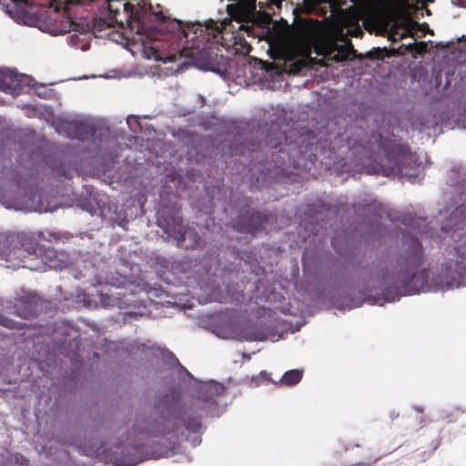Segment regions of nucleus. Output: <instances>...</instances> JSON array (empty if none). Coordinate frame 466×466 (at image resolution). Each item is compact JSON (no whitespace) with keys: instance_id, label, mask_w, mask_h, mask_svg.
<instances>
[{"instance_id":"nucleus-15","label":"nucleus","mask_w":466,"mask_h":466,"mask_svg":"<svg viewBox=\"0 0 466 466\" xmlns=\"http://www.w3.org/2000/svg\"><path fill=\"white\" fill-rule=\"evenodd\" d=\"M75 127L77 129V134L76 137L80 140H85L86 137L91 134V128L88 125L84 122H76L75 123Z\"/></svg>"},{"instance_id":"nucleus-6","label":"nucleus","mask_w":466,"mask_h":466,"mask_svg":"<svg viewBox=\"0 0 466 466\" xmlns=\"http://www.w3.org/2000/svg\"><path fill=\"white\" fill-rule=\"evenodd\" d=\"M165 213L164 210L159 212L157 218L158 226L169 237L174 238L178 246L185 245L188 248L198 247L200 244V238L195 230L182 226L181 218L177 213L169 218H167Z\"/></svg>"},{"instance_id":"nucleus-23","label":"nucleus","mask_w":466,"mask_h":466,"mask_svg":"<svg viewBox=\"0 0 466 466\" xmlns=\"http://www.w3.org/2000/svg\"><path fill=\"white\" fill-rule=\"evenodd\" d=\"M85 271L83 277L92 276L95 273V269L92 267L87 268L85 266Z\"/></svg>"},{"instance_id":"nucleus-3","label":"nucleus","mask_w":466,"mask_h":466,"mask_svg":"<svg viewBox=\"0 0 466 466\" xmlns=\"http://www.w3.org/2000/svg\"><path fill=\"white\" fill-rule=\"evenodd\" d=\"M275 131L276 128L272 126L265 137V146L271 147H280L279 153L287 157L288 162L294 167L299 166L300 157L306 154V147H304L301 143L306 141L308 136H299L295 129L287 131L286 128H284L278 136ZM280 157L283 162L286 161L284 156H280Z\"/></svg>"},{"instance_id":"nucleus-27","label":"nucleus","mask_w":466,"mask_h":466,"mask_svg":"<svg viewBox=\"0 0 466 466\" xmlns=\"http://www.w3.org/2000/svg\"><path fill=\"white\" fill-rule=\"evenodd\" d=\"M267 375H268V374H267V372H266V371H261V372H260V377H262V378H266V377H267Z\"/></svg>"},{"instance_id":"nucleus-4","label":"nucleus","mask_w":466,"mask_h":466,"mask_svg":"<svg viewBox=\"0 0 466 466\" xmlns=\"http://www.w3.org/2000/svg\"><path fill=\"white\" fill-rule=\"evenodd\" d=\"M386 161L388 164H382L381 172L387 177L396 175L411 177L418 168L416 156L401 145H394L392 149L387 152Z\"/></svg>"},{"instance_id":"nucleus-26","label":"nucleus","mask_w":466,"mask_h":466,"mask_svg":"<svg viewBox=\"0 0 466 466\" xmlns=\"http://www.w3.org/2000/svg\"><path fill=\"white\" fill-rule=\"evenodd\" d=\"M191 442H192V444H193L194 446H196V445H198V444H199V443L201 442V440H200L199 436H197V435H196V436H194V437L192 438Z\"/></svg>"},{"instance_id":"nucleus-7","label":"nucleus","mask_w":466,"mask_h":466,"mask_svg":"<svg viewBox=\"0 0 466 466\" xmlns=\"http://www.w3.org/2000/svg\"><path fill=\"white\" fill-rule=\"evenodd\" d=\"M33 86V78L25 74H16L10 69L0 68V91L16 96Z\"/></svg>"},{"instance_id":"nucleus-21","label":"nucleus","mask_w":466,"mask_h":466,"mask_svg":"<svg viewBox=\"0 0 466 466\" xmlns=\"http://www.w3.org/2000/svg\"><path fill=\"white\" fill-rule=\"evenodd\" d=\"M423 234L429 235L431 238H445L446 237H442L441 234H434L432 232H429L427 229L423 230Z\"/></svg>"},{"instance_id":"nucleus-19","label":"nucleus","mask_w":466,"mask_h":466,"mask_svg":"<svg viewBox=\"0 0 466 466\" xmlns=\"http://www.w3.org/2000/svg\"><path fill=\"white\" fill-rule=\"evenodd\" d=\"M272 53H275V51L272 50ZM276 55L275 54H272V57L274 59H282V60H287L286 56H288V54H287V51L284 50V49H280V50H278L276 51Z\"/></svg>"},{"instance_id":"nucleus-1","label":"nucleus","mask_w":466,"mask_h":466,"mask_svg":"<svg viewBox=\"0 0 466 466\" xmlns=\"http://www.w3.org/2000/svg\"><path fill=\"white\" fill-rule=\"evenodd\" d=\"M441 234L450 235L456 258L440 266L422 269L410 275L393 265L378 268L366 281L363 296L370 304L383 305L401 296L420 292L444 291L466 284V205H460L451 213Z\"/></svg>"},{"instance_id":"nucleus-18","label":"nucleus","mask_w":466,"mask_h":466,"mask_svg":"<svg viewBox=\"0 0 466 466\" xmlns=\"http://www.w3.org/2000/svg\"><path fill=\"white\" fill-rule=\"evenodd\" d=\"M175 449H176V447L173 446V447H170V448H167V449H165L163 451H157L156 454L154 455V457L155 458L170 457V456H172L173 454L176 453Z\"/></svg>"},{"instance_id":"nucleus-22","label":"nucleus","mask_w":466,"mask_h":466,"mask_svg":"<svg viewBox=\"0 0 466 466\" xmlns=\"http://www.w3.org/2000/svg\"><path fill=\"white\" fill-rule=\"evenodd\" d=\"M0 324L7 327H12L13 322L9 319H6L5 318L0 316Z\"/></svg>"},{"instance_id":"nucleus-25","label":"nucleus","mask_w":466,"mask_h":466,"mask_svg":"<svg viewBox=\"0 0 466 466\" xmlns=\"http://www.w3.org/2000/svg\"><path fill=\"white\" fill-rule=\"evenodd\" d=\"M138 463V461L137 460H130V461H125L121 464H119L120 466H132V465H135Z\"/></svg>"},{"instance_id":"nucleus-24","label":"nucleus","mask_w":466,"mask_h":466,"mask_svg":"<svg viewBox=\"0 0 466 466\" xmlns=\"http://www.w3.org/2000/svg\"><path fill=\"white\" fill-rule=\"evenodd\" d=\"M452 5L466 7V0H451Z\"/></svg>"},{"instance_id":"nucleus-17","label":"nucleus","mask_w":466,"mask_h":466,"mask_svg":"<svg viewBox=\"0 0 466 466\" xmlns=\"http://www.w3.org/2000/svg\"><path fill=\"white\" fill-rule=\"evenodd\" d=\"M161 354L163 355V357L165 358H168L169 360H170V365H173V364H176L177 366L180 367V369L183 370V372H185V374L187 376V377H191V374L186 370L184 369L183 367H181L177 361V360L173 356V354L169 351H162Z\"/></svg>"},{"instance_id":"nucleus-14","label":"nucleus","mask_w":466,"mask_h":466,"mask_svg":"<svg viewBox=\"0 0 466 466\" xmlns=\"http://www.w3.org/2000/svg\"><path fill=\"white\" fill-rule=\"evenodd\" d=\"M301 376H302L301 370H291L287 371L283 375L281 381H282V383H284L286 385H294L300 380Z\"/></svg>"},{"instance_id":"nucleus-20","label":"nucleus","mask_w":466,"mask_h":466,"mask_svg":"<svg viewBox=\"0 0 466 466\" xmlns=\"http://www.w3.org/2000/svg\"><path fill=\"white\" fill-rule=\"evenodd\" d=\"M131 121L137 122L136 117H135V116H127V124L128 125L129 128H130L131 130H133V131H136V129H135V127H133V125H132Z\"/></svg>"},{"instance_id":"nucleus-12","label":"nucleus","mask_w":466,"mask_h":466,"mask_svg":"<svg viewBox=\"0 0 466 466\" xmlns=\"http://www.w3.org/2000/svg\"><path fill=\"white\" fill-rule=\"evenodd\" d=\"M240 338L245 340H266L268 339V332L261 327L256 325L245 326L240 334Z\"/></svg>"},{"instance_id":"nucleus-29","label":"nucleus","mask_w":466,"mask_h":466,"mask_svg":"<svg viewBox=\"0 0 466 466\" xmlns=\"http://www.w3.org/2000/svg\"><path fill=\"white\" fill-rule=\"evenodd\" d=\"M0 392H2V390H0Z\"/></svg>"},{"instance_id":"nucleus-5","label":"nucleus","mask_w":466,"mask_h":466,"mask_svg":"<svg viewBox=\"0 0 466 466\" xmlns=\"http://www.w3.org/2000/svg\"><path fill=\"white\" fill-rule=\"evenodd\" d=\"M98 269L99 272L96 274V284L109 286L106 291L99 292V305L103 308H125L128 302L125 299L126 293L120 290V289L124 287L126 279L115 276L112 273L110 275L104 273V267Z\"/></svg>"},{"instance_id":"nucleus-11","label":"nucleus","mask_w":466,"mask_h":466,"mask_svg":"<svg viewBox=\"0 0 466 466\" xmlns=\"http://www.w3.org/2000/svg\"><path fill=\"white\" fill-rule=\"evenodd\" d=\"M256 10V0H241L237 5H228V14L235 18L239 19L243 15H249Z\"/></svg>"},{"instance_id":"nucleus-9","label":"nucleus","mask_w":466,"mask_h":466,"mask_svg":"<svg viewBox=\"0 0 466 466\" xmlns=\"http://www.w3.org/2000/svg\"><path fill=\"white\" fill-rule=\"evenodd\" d=\"M86 208L92 216H97L102 219L116 221L118 218L116 207L110 198L105 194H97L92 197Z\"/></svg>"},{"instance_id":"nucleus-13","label":"nucleus","mask_w":466,"mask_h":466,"mask_svg":"<svg viewBox=\"0 0 466 466\" xmlns=\"http://www.w3.org/2000/svg\"><path fill=\"white\" fill-rule=\"evenodd\" d=\"M339 38L345 44V46H339L334 40L329 41L330 47L333 50H337L338 54L334 56V59L336 61L344 60L347 58L350 50L351 49V45L349 44V40L344 36L342 29L339 32L336 33Z\"/></svg>"},{"instance_id":"nucleus-28","label":"nucleus","mask_w":466,"mask_h":466,"mask_svg":"<svg viewBox=\"0 0 466 466\" xmlns=\"http://www.w3.org/2000/svg\"><path fill=\"white\" fill-rule=\"evenodd\" d=\"M86 305L87 307H91V303H90V301L86 302Z\"/></svg>"},{"instance_id":"nucleus-2","label":"nucleus","mask_w":466,"mask_h":466,"mask_svg":"<svg viewBox=\"0 0 466 466\" xmlns=\"http://www.w3.org/2000/svg\"><path fill=\"white\" fill-rule=\"evenodd\" d=\"M225 391V386L215 380L198 381V402H185L177 395L165 396L159 405L161 417L156 422L153 431L155 434L167 436L184 434V430L189 433H198L201 424L197 417L198 410H205L212 416L215 413L211 408L216 404V398Z\"/></svg>"},{"instance_id":"nucleus-8","label":"nucleus","mask_w":466,"mask_h":466,"mask_svg":"<svg viewBox=\"0 0 466 466\" xmlns=\"http://www.w3.org/2000/svg\"><path fill=\"white\" fill-rule=\"evenodd\" d=\"M0 4L15 22L27 25L34 24L31 0H0Z\"/></svg>"},{"instance_id":"nucleus-16","label":"nucleus","mask_w":466,"mask_h":466,"mask_svg":"<svg viewBox=\"0 0 466 466\" xmlns=\"http://www.w3.org/2000/svg\"><path fill=\"white\" fill-rule=\"evenodd\" d=\"M405 242H410V252L415 258H418L421 249L420 243L418 239L413 237H408L405 238Z\"/></svg>"},{"instance_id":"nucleus-10","label":"nucleus","mask_w":466,"mask_h":466,"mask_svg":"<svg viewBox=\"0 0 466 466\" xmlns=\"http://www.w3.org/2000/svg\"><path fill=\"white\" fill-rule=\"evenodd\" d=\"M71 264L68 255L63 251L47 249L44 254V265L38 268L40 270L62 269Z\"/></svg>"}]
</instances>
